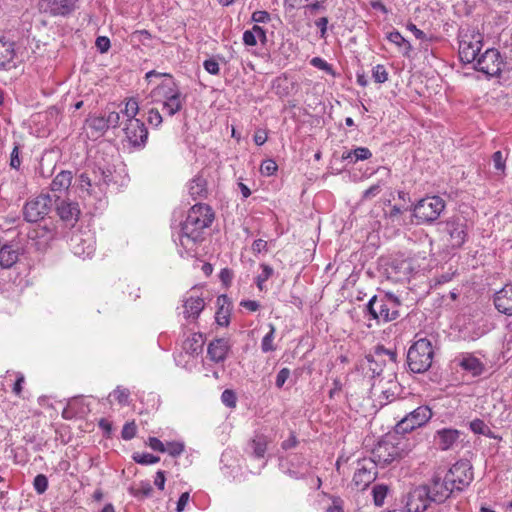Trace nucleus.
<instances>
[{
	"label": "nucleus",
	"instance_id": "f257e3e1",
	"mask_svg": "<svg viewBox=\"0 0 512 512\" xmlns=\"http://www.w3.org/2000/svg\"><path fill=\"white\" fill-rule=\"evenodd\" d=\"M215 213L211 206L204 203L193 205L184 222L181 223L180 244L191 249L197 242L203 240L204 230L211 226Z\"/></svg>",
	"mask_w": 512,
	"mask_h": 512
},
{
	"label": "nucleus",
	"instance_id": "f03ea898",
	"mask_svg": "<svg viewBox=\"0 0 512 512\" xmlns=\"http://www.w3.org/2000/svg\"><path fill=\"white\" fill-rule=\"evenodd\" d=\"M402 301L391 292L372 296L363 309L364 317L377 323H388L400 317Z\"/></svg>",
	"mask_w": 512,
	"mask_h": 512
},
{
	"label": "nucleus",
	"instance_id": "7ed1b4c3",
	"mask_svg": "<svg viewBox=\"0 0 512 512\" xmlns=\"http://www.w3.org/2000/svg\"><path fill=\"white\" fill-rule=\"evenodd\" d=\"M151 96L162 103V110L170 117L180 112L186 102V95L175 80H164L151 90Z\"/></svg>",
	"mask_w": 512,
	"mask_h": 512
},
{
	"label": "nucleus",
	"instance_id": "20e7f679",
	"mask_svg": "<svg viewBox=\"0 0 512 512\" xmlns=\"http://www.w3.org/2000/svg\"><path fill=\"white\" fill-rule=\"evenodd\" d=\"M416 340L407 351V366L410 372L421 374L429 370L434 358L432 341L427 337L415 336Z\"/></svg>",
	"mask_w": 512,
	"mask_h": 512
},
{
	"label": "nucleus",
	"instance_id": "39448f33",
	"mask_svg": "<svg viewBox=\"0 0 512 512\" xmlns=\"http://www.w3.org/2000/svg\"><path fill=\"white\" fill-rule=\"evenodd\" d=\"M459 59L464 64L476 61L483 46V35L474 27L462 26L458 30Z\"/></svg>",
	"mask_w": 512,
	"mask_h": 512
},
{
	"label": "nucleus",
	"instance_id": "423d86ee",
	"mask_svg": "<svg viewBox=\"0 0 512 512\" xmlns=\"http://www.w3.org/2000/svg\"><path fill=\"white\" fill-rule=\"evenodd\" d=\"M446 203L438 195L426 196L410 206L409 210L416 219L417 224H434L444 211Z\"/></svg>",
	"mask_w": 512,
	"mask_h": 512
},
{
	"label": "nucleus",
	"instance_id": "0eeeda50",
	"mask_svg": "<svg viewBox=\"0 0 512 512\" xmlns=\"http://www.w3.org/2000/svg\"><path fill=\"white\" fill-rule=\"evenodd\" d=\"M100 172L99 165L96 162L92 167L87 168L78 175L76 179L77 187L82 194L85 193L88 196L101 200L106 193V189L104 183H102Z\"/></svg>",
	"mask_w": 512,
	"mask_h": 512
},
{
	"label": "nucleus",
	"instance_id": "6e6552de",
	"mask_svg": "<svg viewBox=\"0 0 512 512\" xmlns=\"http://www.w3.org/2000/svg\"><path fill=\"white\" fill-rule=\"evenodd\" d=\"M397 350L387 349L383 345H377L373 353L366 355L365 359L368 363V370L373 378L382 374L385 366L393 371L397 366Z\"/></svg>",
	"mask_w": 512,
	"mask_h": 512
},
{
	"label": "nucleus",
	"instance_id": "1a4fd4ad",
	"mask_svg": "<svg viewBox=\"0 0 512 512\" xmlns=\"http://www.w3.org/2000/svg\"><path fill=\"white\" fill-rule=\"evenodd\" d=\"M394 436L387 435L381 439L372 450L371 461L376 466L385 467L394 460L401 458L403 449L394 443Z\"/></svg>",
	"mask_w": 512,
	"mask_h": 512
},
{
	"label": "nucleus",
	"instance_id": "9d476101",
	"mask_svg": "<svg viewBox=\"0 0 512 512\" xmlns=\"http://www.w3.org/2000/svg\"><path fill=\"white\" fill-rule=\"evenodd\" d=\"M433 416L432 409L427 405H421L408 414H406L395 425V432L397 434H407L417 428L426 425Z\"/></svg>",
	"mask_w": 512,
	"mask_h": 512
},
{
	"label": "nucleus",
	"instance_id": "9b49d317",
	"mask_svg": "<svg viewBox=\"0 0 512 512\" xmlns=\"http://www.w3.org/2000/svg\"><path fill=\"white\" fill-rule=\"evenodd\" d=\"M445 476L456 492H462L473 481L472 465L468 460L461 459L449 468Z\"/></svg>",
	"mask_w": 512,
	"mask_h": 512
},
{
	"label": "nucleus",
	"instance_id": "f8f14e48",
	"mask_svg": "<svg viewBox=\"0 0 512 512\" xmlns=\"http://www.w3.org/2000/svg\"><path fill=\"white\" fill-rule=\"evenodd\" d=\"M443 231L449 236L452 248H461L468 239L467 220L462 216H452L440 223Z\"/></svg>",
	"mask_w": 512,
	"mask_h": 512
},
{
	"label": "nucleus",
	"instance_id": "ddd939ff",
	"mask_svg": "<svg viewBox=\"0 0 512 512\" xmlns=\"http://www.w3.org/2000/svg\"><path fill=\"white\" fill-rule=\"evenodd\" d=\"M503 66L504 60L499 50L489 48L476 59L474 68L491 78L500 76Z\"/></svg>",
	"mask_w": 512,
	"mask_h": 512
},
{
	"label": "nucleus",
	"instance_id": "4468645a",
	"mask_svg": "<svg viewBox=\"0 0 512 512\" xmlns=\"http://www.w3.org/2000/svg\"><path fill=\"white\" fill-rule=\"evenodd\" d=\"M51 207V197L49 195H39L25 203L23 217L29 223H37L49 214Z\"/></svg>",
	"mask_w": 512,
	"mask_h": 512
},
{
	"label": "nucleus",
	"instance_id": "2eb2a0df",
	"mask_svg": "<svg viewBox=\"0 0 512 512\" xmlns=\"http://www.w3.org/2000/svg\"><path fill=\"white\" fill-rule=\"evenodd\" d=\"M405 509L408 512H425L433 503L428 485H419L410 489L403 497Z\"/></svg>",
	"mask_w": 512,
	"mask_h": 512
},
{
	"label": "nucleus",
	"instance_id": "dca6fc26",
	"mask_svg": "<svg viewBox=\"0 0 512 512\" xmlns=\"http://www.w3.org/2000/svg\"><path fill=\"white\" fill-rule=\"evenodd\" d=\"M125 140L134 149H143L148 141V129L140 119H126L124 124Z\"/></svg>",
	"mask_w": 512,
	"mask_h": 512
},
{
	"label": "nucleus",
	"instance_id": "f3484780",
	"mask_svg": "<svg viewBox=\"0 0 512 512\" xmlns=\"http://www.w3.org/2000/svg\"><path fill=\"white\" fill-rule=\"evenodd\" d=\"M70 249L74 255L89 258L95 252V241L89 232H75L70 238Z\"/></svg>",
	"mask_w": 512,
	"mask_h": 512
},
{
	"label": "nucleus",
	"instance_id": "a211bd4d",
	"mask_svg": "<svg viewBox=\"0 0 512 512\" xmlns=\"http://www.w3.org/2000/svg\"><path fill=\"white\" fill-rule=\"evenodd\" d=\"M23 253L24 246L20 240L5 241L0 249V267L3 269L12 268Z\"/></svg>",
	"mask_w": 512,
	"mask_h": 512
},
{
	"label": "nucleus",
	"instance_id": "6ab92c4d",
	"mask_svg": "<svg viewBox=\"0 0 512 512\" xmlns=\"http://www.w3.org/2000/svg\"><path fill=\"white\" fill-rule=\"evenodd\" d=\"M79 0H40V9L53 16L66 17L71 15L77 8Z\"/></svg>",
	"mask_w": 512,
	"mask_h": 512
},
{
	"label": "nucleus",
	"instance_id": "aec40b11",
	"mask_svg": "<svg viewBox=\"0 0 512 512\" xmlns=\"http://www.w3.org/2000/svg\"><path fill=\"white\" fill-rule=\"evenodd\" d=\"M377 466L370 459H363L358 462V468L353 476V483L357 487L365 489L377 477Z\"/></svg>",
	"mask_w": 512,
	"mask_h": 512
},
{
	"label": "nucleus",
	"instance_id": "412c9836",
	"mask_svg": "<svg viewBox=\"0 0 512 512\" xmlns=\"http://www.w3.org/2000/svg\"><path fill=\"white\" fill-rule=\"evenodd\" d=\"M429 486V494L433 503L442 504L452 496L456 490L451 483L447 481L446 476L443 478L438 475L433 476L431 485Z\"/></svg>",
	"mask_w": 512,
	"mask_h": 512
},
{
	"label": "nucleus",
	"instance_id": "4be33fe9",
	"mask_svg": "<svg viewBox=\"0 0 512 512\" xmlns=\"http://www.w3.org/2000/svg\"><path fill=\"white\" fill-rule=\"evenodd\" d=\"M461 432L455 428H442L435 432L434 443L441 451H448L458 443Z\"/></svg>",
	"mask_w": 512,
	"mask_h": 512
},
{
	"label": "nucleus",
	"instance_id": "5701e85b",
	"mask_svg": "<svg viewBox=\"0 0 512 512\" xmlns=\"http://www.w3.org/2000/svg\"><path fill=\"white\" fill-rule=\"evenodd\" d=\"M56 212L60 219L67 225L73 227L80 216L78 203L61 200L56 206Z\"/></svg>",
	"mask_w": 512,
	"mask_h": 512
},
{
	"label": "nucleus",
	"instance_id": "b1692460",
	"mask_svg": "<svg viewBox=\"0 0 512 512\" xmlns=\"http://www.w3.org/2000/svg\"><path fill=\"white\" fill-rule=\"evenodd\" d=\"M493 301L498 312L512 316V284H507L497 291Z\"/></svg>",
	"mask_w": 512,
	"mask_h": 512
},
{
	"label": "nucleus",
	"instance_id": "393cba45",
	"mask_svg": "<svg viewBox=\"0 0 512 512\" xmlns=\"http://www.w3.org/2000/svg\"><path fill=\"white\" fill-rule=\"evenodd\" d=\"M183 316L187 321H196L205 307L204 299L189 296L183 299Z\"/></svg>",
	"mask_w": 512,
	"mask_h": 512
},
{
	"label": "nucleus",
	"instance_id": "a878e982",
	"mask_svg": "<svg viewBox=\"0 0 512 512\" xmlns=\"http://www.w3.org/2000/svg\"><path fill=\"white\" fill-rule=\"evenodd\" d=\"M230 350V345L227 339L217 338L211 341L207 348V354L211 361L215 363L224 362Z\"/></svg>",
	"mask_w": 512,
	"mask_h": 512
},
{
	"label": "nucleus",
	"instance_id": "bb28decb",
	"mask_svg": "<svg viewBox=\"0 0 512 512\" xmlns=\"http://www.w3.org/2000/svg\"><path fill=\"white\" fill-rule=\"evenodd\" d=\"M216 304H217V311L215 313L216 323L219 326L227 327L230 324L232 303L227 295L222 294L217 297Z\"/></svg>",
	"mask_w": 512,
	"mask_h": 512
},
{
	"label": "nucleus",
	"instance_id": "cd10ccee",
	"mask_svg": "<svg viewBox=\"0 0 512 512\" xmlns=\"http://www.w3.org/2000/svg\"><path fill=\"white\" fill-rule=\"evenodd\" d=\"M89 412V406L84 403V399L82 397H73L63 409L62 417L64 419L83 417Z\"/></svg>",
	"mask_w": 512,
	"mask_h": 512
},
{
	"label": "nucleus",
	"instance_id": "c85d7f7f",
	"mask_svg": "<svg viewBox=\"0 0 512 512\" xmlns=\"http://www.w3.org/2000/svg\"><path fill=\"white\" fill-rule=\"evenodd\" d=\"M458 365L473 377L482 375L485 370L483 362L470 353L462 354Z\"/></svg>",
	"mask_w": 512,
	"mask_h": 512
},
{
	"label": "nucleus",
	"instance_id": "c756f323",
	"mask_svg": "<svg viewBox=\"0 0 512 512\" xmlns=\"http://www.w3.org/2000/svg\"><path fill=\"white\" fill-rule=\"evenodd\" d=\"M15 56V42L0 38V69L14 67L13 60Z\"/></svg>",
	"mask_w": 512,
	"mask_h": 512
},
{
	"label": "nucleus",
	"instance_id": "7c9ffc66",
	"mask_svg": "<svg viewBox=\"0 0 512 512\" xmlns=\"http://www.w3.org/2000/svg\"><path fill=\"white\" fill-rule=\"evenodd\" d=\"M205 339L202 333H193L182 344L183 350L195 357L202 353Z\"/></svg>",
	"mask_w": 512,
	"mask_h": 512
},
{
	"label": "nucleus",
	"instance_id": "2f4dec72",
	"mask_svg": "<svg viewBox=\"0 0 512 512\" xmlns=\"http://www.w3.org/2000/svg\"><path fill=\"white\" fill-rule=\"evenodd\" d=\"M372 152L367 147H355L351 150H345L341 155V160L354 165L359 161L369 160Z\"/></svg>",
	"mask_w": 512,
	"mask_h": 512
},
{
	"label": "nucleus",
	"instance_id": "473e14b6",
	"mask_svg": "<svg viewBox=\"0 0 512 512\" xmlns=\"http://www.w3.org/2000/svg\"><path fill=\"white\" fill-rule=\"evenodd\" d=\"M296 86L286 75L277 77L272 84L275 94L281 99L291 95Z\"/></svg>",
	"mask_w": 512,
	"mask_h": 512
},
{
	"label": "nucleus",
	"instance_id": "72a5a7b5",
	"mask_svg": "<svg viewBox=\"0 0 512 512\" xmlns=\"http://www.w3.org/2000/svg\"><path fill=\"white\" fill-rule=\"evenodd\" d=\"M188 192L194 200L206 198L208 195L207 181L202 176H195L189 182Z\"/></svg>",
	"mask_w": 512,
	"mask_h": 512
},
{
	"label": "nucleus",
	"instance_id": "f704fd0d",
	"mask_svg": "<svg viewBox=\"0 0 512 512\" xmlns=\"http://www.w3.org/2000/svg\"><path fill=\"white\" fill-rule=\"evenodd\" d=\"M73 174L71 171H60L51 182V190L53 192H65L71 186Z\"/></svg>",
	"mask_w": 512,
	"mask_h": 512
},
{
	"label": "nucleus",
	"instance_id": "c9c22d12",
	"mask_svg": "<svg viewBox=\"0 0 512 512\" xmlns=\"http://www.w3.org/2000/svg\"><path fill=\"white\" fill-rule=\"evenodd\" d=\"M86 127L90 130L92 137L102 136L108 130V124L102 116L89 117L86 120Z\"/></svg>",
	"mask_w": 512,
	"mask_h": 512
},
{
	"label": "nucleus",
	"instance_id": "e433bc0d",
	"mask_svg": "<svg viewBox=\"0 0 512 512\" xmlns=\"http://www.w3.org/2000/svg\"><path fill=\"white\" fill-rule=\"evenodd\" d=\"M268 440L264 435H256L253 439L248 443L249 448L251 449V454L256 459L264 458L266 450H267Z\"/></svg>",
	"mask_w": 512,
	"mask_h": 512
},
{
	"label": "nucleus",
	"instance_id": "4c0bfd02",
	"mask_svg": "<svg viewBox=\"0 0 512 512\" xmlns=\"http://www.w3.org/2000/svg\"><path fill=\"white\" fill-rule=\"evenodd\" d=\"M469 428L474 434L484 435L490 439L501 440L502 438L495 434L491 428L480 418H476L469 423Z\"/></svg>",
	"mask_w": 512,
	"mask_h": 512
},
{
	"label": "nucleus",
	"instance_id": "58836bf2",
	"mask_svg": "<svg viewBox=\"0 0 512 512\" xmlns=\"http://www.w3.org/2000/svg\"><path fill=\"white\" fill-rule=\"evenodd\" d=\"M387 39L402 50L403 56L410 57L412 46L410 42L405 39L398 30L389 32L387 34Z\"/></svg>",
	"mask_w": 512,
	"mask_h": 512
},
{
	"label": "nucleus",
	"instance_id": "ea45409f",
	"mask_svg": "<svg viewBox=\"0 0 512 512\" xmlns=\"http://www.w3.org/2000/svg\"><path fill=\"white\" fill-rule=\"evenodd\" d=\"M152 492H153L152 485L147 480L141 481L139 483L138 487H130L129 488V493L133 497H135L139 500H143L145 498L150 497L152 495Z\"/></svg>",
	"mask_w": 512,
	"mask_h": 512
},
{
	"label": "nucleus",
	"instance_id": "a19ab883",
	"mask_svg": "<svg viewBox=\"0 0 512 512\" xmlns=\"http://www.w3.org/2000/svg\"><path fill=\"white\" fill-rule=\"evenodd\" d=\"M98 165H99V168H100V175H102V183H104L105 185V189L107 190L108 186L112 183H116V179H115V168L113 165L111 164H107V163H104L102 164L101 162H97Z\"/></svg>",
	"mask_w": 512,
	"mask_h": 512
},
{
	"label": "nucleus",
	"instance_id": "79ce46f5",
	"mask_svg": "<svg viewBox=\"0 0 512 512\" xmlns=\"http://www.w3.org/2000/svg\"><path fill=\"white\" fill-rule=\"evenodd\" d=\"M260 268L261 273L256 276L255 284L260 291H264L265 282L274 274V269L266 263H261Z\"/></svg>",
	"mask_w": 512,
	"mask_h": 512
},
{
	"label": "nucleus",
	"instance_id": "37998d69",
	"mask_svg": "<svg viewBox=\"0 0 512 512\" xmlns=\"http://www.w3.org/2000/svg\"><path fill=\"white\" fill-rule=\"evenodd\" d=\"M389 492V487L386 484H376L372 488L373 502L377 507L384 504V500Z\"/></svg>",
	"mask_w": 512,
	"mask_h": 512
},
{
	"label": "nucleus",
	"instance_id": "c03bdc74",
	"mask_svg": "<svg viewBox=\"0 0 512 512\" xmlns=\"http://www.w3.org/2000/svg\"><path fill=\"white\" fill-rule=\"evenodd\" d=\"M276 328L273 324H269V332L262 338L261 350L263 353H268L276 350L273 344Z\"/></svg>",
	"mask_w": 512,
	"mask_h": 512
},
{
	"label": "nucleus",
	"instance_id": "a18cd8bd",
	"mask_svg": "<svg viewBox=\"0 0 512 512\" xmlns=\"http://www.w3.org/2000/svg\"><path fill=\"white\" fill-rule=\"evenodd\" d=\"M121 113L126 116L127 119H137L136 115L139 113L138 100L134 97L128 98Z\"/></svg>",
	"mask_w": 512,
	"mask_h": 512
},
{
	"label": "nucleus",
	"instance_id": "49530a36",
	"mask_svg": "<svg viewBox=\"0 0 512 512\" xmlns=\"http://www.w3.org/2000/svg\"><path fill=\"white\" fill-rule=\"evenodd\" d=\"M133 460L141 465H151L160 461L158 456H155L151 453L143 452V453H134Z\"/></svg>",
	"mask_w": 512,
	"mask_h": 512
},
{
	"label": "nucleus",
	"instance_id": "de8ad7c7",
	"mask_svg": "<svg viewBox=\"0 0 512 512\" xmlns=\"http://www.w3.org/2000/svg\"><path fill=\"white\" fill-rule=\"evenodd\" d=\"M113 396L115 400L121 405H128L130 391L127 388H123L121 386H117L113 392L110 394Z\"/></svg>",
	"mask_w": 512,
	"mask_h": 512
},
{
	"label": "nucleus",
	"instance_id": "09e8293b",
	"mask_svg": "<svg viewBox=\"0 0 512 512\" xmlns=\"http://www.w3.org/2000/svg\"><path fill=\"white\" fill-rule=\"evenodd\" d=\"M372 78L376 83L382 84L388 80V72L384 65L377 64L372 69Z\"/></svg>",
	"mask_w": 512,
	"mask_h": 512
},
{
	"label": "nucleus",
	"instance_id": "8fccbe9b",
	"mask_svg": "<svg viewBox=\"0 0 512 512\" xmlns=\"http://www.w3.org/2000/svg\"><path fill=\"white\" fill-rule=\"evenodd\" d=\"M33 488L37 494H44L48 489V478L44 474H38L33 480Z\"/></svg>",
	"mask_w": 512,
	"mask_h": 512
},
{
	"label": "nucleus",
	"instance_id": "3c124183",
	"mask_svg": "<svg viewBox=\"0 0 512 512\" xmlns=\"http://www.w3.org/2000/svg\"><path fill=\"white\" fill-rule=\"evenodd\" d=\"M310 64L320 70L325 71L327 74L332 76H336V73L331 64H329L326 60L321 57H314L311 59Z\"/></svg>",
	"mask_w": 512,
	"mask_h": 512
},
{
	"label": "nucleus",
	"instance_id": "603ef678",
	"mask_svg": "<svg viewBox=\"0 0 512 512\" xmlns=\"http://www.w3.org/2000/svg\"><path fill=\"white\" fill-rule=\"evenodd\" d=\"M184 443L178 441H171L165 444V452L172 457H178L184 451Z\"/></svg>",
	"mask_w": 512,
	"mask_h": 512
},
{
	"label": "nucleus",
	"instance_id": "864d4df0",
	"mask_svg": "<svg viewBox=\"0 0 512 512\" xmlns=\"http://www.w3.org/2000/svg\"><path fill=\"white\" fill-rule=\"evenodd\" d=\"M383 185L384 183L382 181H378V183L370 186L368 189L363 191L361 201H367L379 195V193L382 191Z\"/></svg>",
	"mask_w": 512,
	"mask_h": 512
},
{
	"label": "nucleus",
	"instance_id": "5fc2aeb1",
	"mask_svg": "<svg viewBox=\"0 0 512 512\" xmlns=\"http://www.w3.org/2000/svg\"><path fill=\"white\" fill-rule=\"evenodd\" d=\"M222 403L228 408H234L237 404L236 393L231 389H225L221 394Z\"/></svg>",
	"mask_w": 512,
	"mask_h": 512
},
{
	"label": "nucleus",
	"instance_id": "6e6d98bb",
	"mask_svg": "<svg viewBox=\"0 0 512 512\" xmlns=\"http://www.w3.org/2000/svg\"><path fill=\"white\" fill-rule=\"evenodd\" d=\"M137 433V426L134 421L127 422L124 424L122 431H121V437L124 440H131L136 436Z\"/></svg>",
	"mask_w": 512,
	"mask_h": 512
},
{
	"label": "nucleus",
	"instance_id": "4d7b16f0",
	"mask_svg": "<svg viewBox=\"0 0 512 512\" xmlns=\"http://www.w3.org/2000/svg\"><path fill=\"white\" fill-rule=\"evenodd\" d=\"M325 1L326 0L307 1L308 4L304 6L306 13H309L310 15H315L318 11L325 10Z\"/></svg>",
	"mask_w": 512,
	"mask_h": 512
},
{
	"label": "nucleus",
	"instance_id": "13d9d810",
	"mask_svg": "<svg viewBox=\"0 0 512 512\" xmlns=\"http://www.w3.org/2000/svg\"><path fill=\"white\" fill-rule=\"evenodd\" d=\"M147 114V121L151 126L159 127L162 124L163 118L157 108L149 109Z\"/></svg>",
	"mask_w": 512,
	"mask_h": 512
},
{
	"label": "nucleus",
	"instance_id": "bf43d9fd",
	"mask_svg": "<svg viewBox=\"0 0 512 512\" xmlns=\"http://www.w3.org/2000/svg\"><path fill=\"white\" fill-rule=\"evenodd\" d=\"M277 163L273 159H266L260 166V171L265 176H271L277 171Z\"/></svg>",
	"mask_w": 512,
	"mask_h": 512
},
{
	"label": "nucleus",
	"instance_id": "052dcab7",
	"mask_svg": "<svg viewBox=\"0 0 512 512\" xmlns=\"http://www.w3.org/2000/svg\"><path fill=\"white\" fill-rule=\"evenodd\" d=\"M203 67L211 75H218L220 73V66L215 57L206 59L203 62Z\"/></svg>",
	"mask_w": 512,
	"mask_h": 512
},
{
	"label": "nucleus",
	"instance_id": "680f3d73",
	"mask_svg": "<svg viewBox=\"0 0 512 512\" xmlns=\"http://www.w3.org/2000/svg\"><path fill=\"white\" fill-rule=\"evenodd\" d=\"M10 167L16 170H19L21 166V159H20V149L19 145L15 144L14 148L10 154Z\"/></svg>",
	"mask_w": 512,
	"mask_h": 512
},
{
	"label": "nucleus",
	"instance_id": "e2e57ef3",
	"mask_svg": "<svg viewBox=\"0 0 512 512\" xmlns=\"http://www.w3.org/2000/svg\"><path fill=\"white\" fill-rule=\"evenodd\" d=\"M95 46L100 53H106L111 47L110 39L106 36H98L95 41Z\"/></svg>",
	"mask_w": 512,
	"mask_h": 512
},
{
	"label": "nucleus",
	"instance_id": "0e129e2a",
	"mask_svg": "<svg viewBox=\"0 0 512 512\" xmlns=\"http://www.w3.org/2000/svg\"><path fill=\"white\" fill-rule=\"evenodd\" d=\"M492 161L494 168L498 171H504L505 169V157L501 151H496L492 155Z\"/></svg>",
	"mask_w": 512,
	"mask_h": 512
},
{
	"label": "nucleus",
	"instance_id": "69168bd1",
	"mask_svg": "<svg viewBox=\"0 0 512 512\" xmlns=\"http://www.w3.org/2000/svg\"><path fill=\"white\" fill-rule=\"evenodd\" d=\"M290 377V370L288 368H282L276 376L275 385L277 388H282L287 381V379Z\"/></svg>",
	"mask_w": 512,
	"mask_h": 512
},
{
	"label": "nucleus",
	"instance_id": "338daca9",
	"mask_svg": "<svg viewBox=\"0 0 512 512\" xmlns=\"http://www.w3.org/2000/svg\"><path fill=\"white\" fill-rule=\"evenodd\" d=\"M251 250L254 254H260L268 251V243L263 239H256L251 246Z\"/></svg>",
	"mask_w": 512,
	"mask_h": 512
},
{
	"label": "nucleus",
	"instance_id": "774afa93",
	"mask_svg": "<svg viewBox=\"0 0 512 512\" xmlns=\"http://www.w3.org/2000/svg\"><path fill=\"white\" fill-rule=\"evenodd\" d=\"M271 19L267 11L258 10L253 12L251 20L255 23H267Z\"/></svg>",
	"mask_w": 512,
	"mask_h": 512
}]
</instances>
